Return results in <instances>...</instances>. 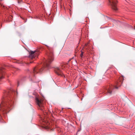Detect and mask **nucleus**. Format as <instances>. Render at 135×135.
I'll use <instances>...</instances> for the list:
<instances>
[{
	"label": "nucleus",
	"instance_id": "obj_1",
	"mask_svg": "<svg viewBox=\"0 0 135 135\" xmlns=\"http://www.w3.org/2000/svg\"><path fill=\"white\" fill-rule=\"evenodd\" d=\"M49 52L47 54V59H44L41 66L35 67L33 69V71L30 73L29 76V80L32 82L37 83L38 81L36 80L35 74L38 73H41L44 70L49 69L51 68L50 64L54 60L53 49L49 47Z\"/></svg>",
	"mask_w": 135,
	"mask_h": 135
},
{
	"label": "nucleus",
	"instance_id": "obj_2",
	"mask_svg": "<svg viewBox=\"0 0 135 135\" xmlns=\"http://www.w3.org/2000/svg\"><path fill=\"white\" fill-rule=\"evenodd\" d=\"M17 94V92L11 90L4 91L0 105V116L5 115L11 109L14 104V95Z\"/></svg>",
	"mask_w": 135,
	"mask_h": 135
},
{
	"label": "nucleus",
	"instance_id": "obj_3",
	"mask_svg": "<svg viewBox=\"0 0 135 135\" xmlns=\"http://www.w3.org/2000/svg\"><path fill=\"white\" fill-rule=\"evenodd\" d=\"M26 50H27V53L29 54V55L27 56V57L28 59H29L30 60V63H32L33 62L31 61V60H33L36 59L38 55L36 52V51H28L26 48Z\"/></svg>",
	"mask_w": 135,
	"mask_h": 135
},
{
	"label": "nucleus",
	"instance_id": "obj_4",
	"mask_svg": "<svg viewBox=\"0 0 135 135\" xmlns=\"http://www.w3.org/2000/svg\"><path fill=\"white\" fill-rule=\"evenodd\" d=\"M35 101L38 109H40L42 112H44V102L42 100H40L37 97L36 98Z\"/></svg>",
	"mask_w": 135,
	"mask_h": 135
},
{
	"label": "nucleus",
	"instance_id": "obj_5",
	"mask_svg": "<svg viewBox=\"0 0 135 135\" xmlns=\"http://www.w3.org/2000/svg\"><path fill=\"white\" fill-rule=\"evenodd\" d=\"M109 5L112 7L113 9L115 11L117 10L118 8L116 6V3L117 2V0H109Z\"/></svg>",
	"mask_w": 135,
	"mask_h": 135
},
{
	"label": "nucleus",
	"instance_id": "obj_6",
	"mask_svg": "<svg viewBox=\"0 0 135 135\" xmlns=\"http://www.w3.org/2000/svg\"><path fill=\"white\" fill-rule=\"evenodd\" d=\"M55 73L58 75L60 76H64L65 77L59 68L57 67L55 68Z\"/></svg>",
	"mask_w": 135,
	"mask_h": 135
},
{
	"label": "nucleus",
	"instance_id": "obj_7",
	"mask_svg": "<svg viewBox=\"0 0 135 135\" xmlns=\"http://www.w3.org/2000/svg\"><path fill=\"white\" fill-rule=\"evenodd\" d=\"M113 86H109L108 88L106 89L107 94L110 95L112 94V91L113 88Z\"/></svg>",
	"mask_w": 135,
	"mask_h": 135
},
{
	"label": "nucleus",
	"instance_id": "obj_8",
	"mask_svg": "<svg viewBox=\"0 0 135 135\" xmlns=\"http://www.w3.org/2000/svg\"><path fill=\"white\" fill-rule=\"evenodd\" d=\"M84 53V52H83L82 51H81V53L80 54V56L81 58L83 57V54Z\"/></svg>",
	"mask_w": 135,
	"mask_h": 135
},
{
	"label": "nucleus",
	"instance_id": "obj_9",
	"mask_svg": "<svg viewBox=\"0 0 135 135\" xmlns=\"http://www.w3.org/2000/svg\"><path fill=\"white\" fill-rule=\"evenodd\" d=\"M116 84L117 86H120V83H119V82L118 81H117L116 82Z\"/></svg>",
	"mask_w": 135,
	"mask_h": 135
},
{
	"label": "nucleus",
	"instance_id": "obj_10",
	"mask_svg": "<svg viewBox=\"0 0 135 135\" xmlns=\"http://www.w3.org/2000/svg\"><path fill=\"white\" fill-rule=\"evenodd\" d=\"M21 84V83L20 82L18 81L17 83V86H18Z\"/></svg>",
	"mask_w": 135,
	"mask_h": 135
},
{
	"label": "nucleus",
	"instance_id": "obj_11",
	"mask_svg": "<svg viewBox=\"0 0 135 135\" xmlns=\"http://www.w3.org/2000/svg\"><path fill=\"white\" fill-rule=\"evenodd\" d=\"M114 88L115 89H118V87L116 86H114Z\"/></svg>",
	"mask_w": 135,
	"mask_h": 135
},
{
	"label": "nucleus",
	"instance_id": "obj_12",
	"mask_svg": "<svg viewBox=\"0 0 135 135\" xmlns=\"http://www.w3.org/2000/svg\"><path fill=\"white\" fill-rule=\"evenodd\" d=\"M74 58V57H72L71 59H70L69 60V61H71V60L72 59H73Z\"/></svg>",
	"mask_w": 135,
	"mask_h": 135
},
{
	"label": "nucleus",
	"instance_id": "obj_13",
	"mask_svg": "<svg viewBox=\"0 0 135 135\" xmlns=\"http://www.w3.org/2000/svg\"><path fill=\"white\" fill-rule=\"evenodd\" d=\"M28 64H29V62H26V65H28Z\"/></svg>",
	"mask_w": 135,
	"mask_h": 135
},
{
	"label": "nucleus",
	"instance_id": "obj_14",
	"mask_svg": "<svg viewBox=\"0 0 135 135\" xmlns=\"http://www.w3.org/2000/svg\"><path fill=\"white\" fill-rule=\"evenodd\" d=\"M25 63H23L22 64V65H25Z\"/></svg>",
	"mask_w": 135,
	"mask_h": 135
},
{
	"label": "nucleus",
	"instance_id": "obj_15",
	"mask_svg": "<svg viewBox=\"0 0 135 135\" xmlns=\"http://www.w3.org/2000/svg\"><path fill=\"white\" fill-rule=\"evenodd\" d=\"M119 81L121 83V84H122V82H121L122 81H121V80H119Z\"/></svg>",
	"mask_w": 135,
	"mask_h": 135
},
{
	"label": "nucleus",
	"instance_id": "obj_16",
	"mask_svg": "<svg viewBox=\"0 0 135 135\" xmlns=\"http://www.w3.org/2000/svg\"><path fill=\"white\" fill-rule=\"evenodd\" d=\"M75 62H76V60H75Z\"/></svg>",
	"mask_w": 135,
	"mask_h": 135
},
{
	"label": "nucleus",
	"instance_id": "obj_17",
	"mask_svg": "<svg viewBox=\"0 0 135 135\" xmlns=\"http://www.w3.org/2000/svg\"><path fill=\"white\" fill-rule=\"evenodd\" d=\"M26 21H27V20H26Z\"/></svg>",
	"mask_w": 135,
	"mask_h": 135
},
{
	"label": "nucleus",
	"instance_id": "obj_18",
	"mask_svg": "<svg viewBox=\"0 0 135 135\" xmlns=\"http://www.w3.org/2000/svg\"><path fill=\"white\" fill-rule=\"evenodd\" d=\"M62 69H63V70H64V69L62 68Z\"/></svg>",
	"mask_w": 135,
	"mask_h": 135
},
{
	"label": "nucleus",
	"instance_id": "obj_19",
	"mask_svg": "<svg viewBox=\"0 0 135 135\" xmlns=\"http://www.w3.org/2000/svg\"><path fill=\"white\" fill-rule=\"evenodd\" d=\"M80 131L79 130L78 131Z\"/></svg>",
	"mask_w": 135,
	"mask_h": 135
},
{
	"label": "nucleus",
	"instance_id": "obj_20",
	"mask_svg": "<svg viewBox=\"0 0 135 135\" xmlns=\"http://www.w3.org/2000/svg\"><path fill=\"white\" fill-rule=\"evenodd\" d=\"M45 121V120H43V121Z\"/></svg>",
	"mask_w": 135,
	"mask_h": 135
},
{
	"label": "nucleus",
	"instance_id": "obj_21",
	"mask_svg": "<svg viewBox=\"0 0 135 135\" xmlns=\"http://www.w3.org/2000/svg\"><path fill=\"white\" fill-rule=\"evenodd\" d=\"M0 1H1L2 0H0Z\"/></svg>",
	"mask_w": 135,
	"mask_h": 135
}]
</instances>
